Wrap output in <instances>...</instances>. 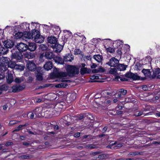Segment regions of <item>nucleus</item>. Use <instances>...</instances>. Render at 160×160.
Here are the masks:
<instances>
[{"mask_svg": "<svg viewBox=\"0 0 160 160\" xmlns=\"http://www.w3.org/2000/svg\"><path fill=\"white\" fill-rule=\"evenodd\" d=\"M31 25L32 28H34V29L32 30L31 33H30L29 32H28V31H24V35L23 36V39L27 38L32 39H33L34 35V31L36 30L35 27H37V26L38 25V24L37 23L32 22L31 23Z\"/></svg>", "mask_w": 160, "mask_h": 160, "instance_id": "obj_3", "label": "nucleus"}, {"mask_svg": "<svg viewBox=\"0 0 160 160\" xmlns=\"http://www.w3.org/2000/svg\"><path fill=\"white\" fill-rule=\"evenodd\" d=\"M13 81V77L12 74L11 73H8V76L7 77V82L8 83L10 84Z\"/></svg>", "mask_w": 160, "mask_h": 160, "instance_id": "obj_24", "label": "nucleus"}, {"mask_svg": "<svg viewBox=\"0 0 160 160\" xmlns=\"http://www.w3.org/2000/svg\"><path fill=\"white\" fill-rule=\"evenodd\" d=\"M98 72H102L105 71V69L102 67H100L98 68Z\"/></svg>", "mask_w": 160, "mask_h": 160, "instance_id": "obj_44", "label": "nucleus"}, {"mask_svg": "<svg viewBox=\"0 0 160 160\" xmlns=\"http://www.w3.org/2000/svg\"><path fill=\"white\" fill-rule=\"evenodd\" d=\"M42 108H36L34 111V113L36 117L38 118L42 116Z\"/></svg>", "mask_w": 160, "mask_h": 160, "instance_id": "obj_12", "label": "nucleus"}, {"mask_svg": "<svg viewBox=\"0 0 160 160\" xmlns=\"http://www.w3.org/2000/svg\"><path fill=\"white\" fill-rule=\"evenodd\" d=\"M42 69V68L41 67H38L37 68V70L36 72V77L38 80L41 81L43 79Z\"/></svg>", "mask_w": 160, "mask_h": 160, "instance_id": "obj_9", "label": "nucleus"}, {"mask_svg": "<svg viewBox=\"0 0 160 160\" xmlns=\"http://www.w3.org/2000/svg\"><path fill=\"white\" fill-rule=\"evenodd\" d=\"M28 115L31 118H34V115L33 113L29 112L28 113Z\"/></svg>", "mask_w": 160, "mask_h": 160, "instance_id": "obj_48", "label": "nucleus"}, {"mask_svg": "<svg viewBox=\"0 0 160 160\" xmlns=\"http://www.w3.org/2000/svg\"><path fill=\"white\" fill-rule=\"evenodd\" d=\"M53 58L55 62L58 64H63L64 63V60L59 57L57 56Z\"/></svg>", "mask_w": 160, "mask_h": 160, "instance_id": "obj_21", "label": "nucleus"}, {"mask_svg": "<svg viewBox=\"0 0 160 160\" xmlns=\"http://www.w3.org/2000/svg\"><path fill=\"white\" fill-rule=\"evenodd\" d=\"M117 53L119 55H121L122 54V52L121 50L120 49H118L117 51Z\"/></svg>", "mask_w": 160, "mask_h": 160, "instance_id": "obj_58", "label": "nucleus"}, {"mask_svg": "<svg viewBox=\"0 0 160 160\" xmlns=\"http://www.w3.org/2000/svg\"><path fill=\"white\" fill-rule=\"evenodd\" d=\"M116 143H114L113 144H112V146L110 148H113L114 149H117L118 148H120L122 146V143H120L118 144L116 146Z\"/></svg>", "mask_w": 160, "mask_h": 160, "instance_id": "obj_29", "label": "nucleus"}, {"mask_svg": "<svg viewBox=\"0 0 160 160\" xmlns=\"http://www.w3.org/2000/svg\"><path fill=\"white\" fill-rule=\"evenodd\" d=\"M119 63V61L114 57L112 58L107 64L109 66L115 67Z\"/></svg>", "mask_w": 160, "mask_h": 160, "instance_id": "obj_7", "label": "nucleus"}, {"mask_svg": "<svg viewBox=\"0 0 160 160\" xmlns=\"http://www.w3.org/2000/svg\"><path fill=\"white\" fill-rule=\"evenodd\" d=\"M24 35V32H18L16 34V37L18 38H22L23 39V36Z\"/></svg>", "mask_w": 160, "mask_h": 160, "instance_id": "obj_36", "label": "nucleus"}, {"mask_svg": "<svg viewBox=\"0 0 160 160\" xmlns=\"http://www.w3.org/2000/svg\"><path fill=\"white\" fill-rule=\"evenodd\" d=\"M22 56L17 52H12V58L16 59L17 60H19L22 58Z\"/></svg>", "mask_w": 160, "mask_h": 160, "instance_id": "obj_19", "label": "nucleus"}, {"mask_svg": "<svg viewBox=\"0 0 160 160\" xmlns=\"http://www.w3.org/2000/svg\"><path fill=\"white\" fill-rule=\"evenodd\" d=\"M143 114V112L142 111H140L138 113V115H136L137 116H140L142 115Z\"/></svg>", "mask_w": 160, "mask_h": 160, "instance_id": "obj_60", "label": "nucleus"}, {"mask_svg": "<svg viewBox=\"0 0 160 160\" xmlns=\"http://www.w3.org/2000/svg\"><path fill=\"white\" fill-rule=\"evenodd\" d=\"M85 58L89 60H91V57L90 55L86 56L85 57Z\"/></svg>", "mask_w": 160, "mask_h": 160, "instance_id": "obj_55", "label": "nucleus"}, {"mask_svg": "<svg viewBox=\"0 0 160 160\" xmlns=\"http://www.w3.org/2000/svg\"><path fill=\"white\" fill-rule=\"evenodd\" d=\"M19 121H14V120H12L9 123V124L10 125H14L16 123H18Z\"/></svg>", "mask_w": 160, "mask_h": 160, "instance_id": "obj_43", "label": "nucleus"}, {"mask_svg": "<svg viewBox=\"0 0 160 160\" xmlns=\"http://www.w3.org/2000/svg\"><path fill=\"white\" fill-rule=\"evenodd\" d=\"M44 68L48 71L51 69L52 68V62L49 61H48L44 66Z\"/></svg>", "mask_w": 160, "mask_h": 160, "instance_id": "obj_17", "label": "nucleus"}, {"mask_svg": "<svg viewBox=\"0 0 160 160\" xmlns=\"http://www.w3.org/2000/svg\"><path fill=\"white\" fill-rule=\"evenodd\" d=\"M81 52V51L79 49H75L74 51V54L75 55L79 54Z\"/></svg>", "mask_w": 160, "mask_h": 160, "instance_id": "obj_41", "label": "nucleus"}, {"mask_svg": "<svg viewBox=\"0 0 160 160\" xmlns=\"http://www.w3.org/2000/svg\"><path fill=\"white\" fill-rule=\"evenodd\" d=\"M120 92H121V93H122L123 95H125L127 93V91L123 89H121L120 90Z\"/></svg>", "mask_w": 160, "mask_h": 160, "instance_id": "obj_47", "label": "nucleus"}, {"mask_svg": "<svg viewBox=\"0 0 160 160\" xmlns=\"http://www.w3.org/2000/svg\"><path fill=\"white\" fill-rule=\"evenodd\" d=\"M97 66V65L96 64L93 63L91 65V67L92 68H95Z\"/></svg>", "mask_w": 160, "mask_h": 160, "instance_id": "obj_51", "label": "nucleus"}, {"mask_svg": "<svg viewBox=\"0 0 160 160\" xmlns=\"http://www.w3.org/2000/svg\"><path fill=\"white\" fill-rule=\"evenodd\" d=\"M117 69L115 68H111L109 71V72L110 74H115L116 73Z\"/></svg>", "mask_w": 160, "mask_h": 160, "instance_id": "obj_38", "label": "nucleus"}, {"mask_svg": "<svg viewBox=\"0 0 160 160\" xmlns=\"http://www.w3.org/2000/svg\"><path fill=\"white\" fill-rule=\"evenodd\" d=\"M126 77L131 78L133 80H138L140 79V77L136 74H134L131 72H128L125 74Z\"/></svg>", "mask_w": 160, "mask_h": 160, "instance_id": "obj_10", "label": "nucleus"}, {"mask_svg": "<svg viewBox=\"0 0 160 160\" xmlns=\"http://www.w3.org/2000/svg\"><path fill=\"white\" fill-rule=\"evenodd\" d=\"M80 135V133L79 132H77L74 135V136L76 138L79 137Z\"/></svg>", "mask_w": 160, "mask_h": 160, "instance_id": "obj_50", "label": "nucleus"}, {"mask_svg": "<svg viewBox=\"0 0 160 160\" xmlns=\"http://www.w3.org/2000/svg\"><path fill=\"white\" fill-rule=\"evenodd\" d=\"M127 66L123 64H119L117 65V69L120 71H124L126 69Z\"/></svg>", "mask_w": 160, "mask_h": 160, "instance_id": "obj_27", "label": "nucleus"}, {"mask_svg": "<svg viewBox=\"0 0 160 160\" xmlns=\"http://www.w3.org/2000/svg\"><path fill=\"white\" fill-rule=\"evenodd\" d=\"M0 71L4 72L7 70L8 67L12 68H15L16 65V62L12 61L9 62L8 59L6 57L1 58L0 60Z\"/></svg>", "mask_w": 160, "mask_h": 160, "instance_id": "obj_2", "label": "nucleus"}, {"mask_svg": "<svg viewBox=\"0 0 160 160\" xmlns=\"http://www.w3.org/2000/svg\"><path fill=\"white\" fill-rule=\"evenodd\" d=\"M8 108V106L7 105H5L3 106V109L4 110H6Z\"/></svg>", "mask_w": 160, "mask_h": 160, "instance_id": "obj_64", "label": "nucleus"}, {"mask_svg": "<svg viewBox=\"0 0 160 160\" xmlns=\"http://www.w3.org/2000/svg\"><path fill=\"white\" fill-rule=\"evenodd\" d=\"M93 58L97 62H101L102 60L103 57L102 56L99 55H95L93 56Z\"/></svg>", "mask_w": 160, "mask_h": 160, "instance_id": "obj_26", "label": "nucleus"}, {"mask_svg": "<svg viewBox=\"0 0 160 160\" xmlns=\"http://www.w3.org/2000/svg\"><path fill=\"white\" fill-rule=\"evenodd\" d=\"M101 77L98 74H95L90 77V78L91 79H98L100 78V77Z\"/></svg>", "mask_w": 160, "mask_h": 160, "instance_id": "obj_35", "label": "nucleus"}, {"mask_svg": "<svg viewBox=\"0 0 160 160\" xmlns=\"http://www.w3.org/2000/svg\"><path fill=\"white\" fill-rule=\"evenodd\" d=\"M53 28H54L53 29V30H54V29H56L57 31H59L60 30V28L58 26H57L55 25H53Z\"/></svg>", "mask_w": 160, "mask_h": 160, "instance_id": "obj_45", "label": "nucleus"}, {"mask_svg": "<svg viewBox=\"0 0 160 160\" xmlns=\"http://www.w3.org/2000/svg\"><path fill=\"white\" fill-rule=\"evenodd\" d=\"M23 88L19 85H16L12 87V91L14 92H19L22 90Z\"/></svg>", "mask_w": 160, "mask_h": 160, "instance_id": "obj_16", "label": "nucleus"}, {"mask_svg": "<svg viewBox=\"0 0 160 160\" xmlns=\"http://www.w3.org/2000/svg\"><path fill=\"white\" fill-rule=\"evenodd\" d=\"M23 81V77L16 78L15 80V82L17 83H20Z\"/></svg>", "mask_w": 160, "mask_h": 160, "instance_id": "obj_37", "label": "nucleus"}, {"mask_svg": "<svg viewBox=\"0 0 160 160\" xmlns=\"http://www.w3.org/2000/svg\"><path fill=\"white\" fill-rule=\"evenodd\" d=\"M142 72L145 76L152 78L151 72L149 69H144L142 70Z\"/></svg>", "mask_w": 160, "mask_h": 160, "instance_id": "obj_23", "label": "nucleus"}, {"mask_svg": "<svg viewBox=\"0 0 160 160\" xmlns=\"http://www.w3.org/2000/svg\"><path fill=\"white\" fill-rule=\"evenodd\" d=\"M42 100L40 98H37L36 99V102H42Z\"/></svg>", "mask_w": 160, "mask_h": 160, "instance_id": "obj_62", "label": "nucleus"}, {"mask_svg": "<svg viewBox=\"0 0 160 160\" xmlns=\"http://www.w3.org/2000/svg\"><path fill=\"white\" fill-rule=\"evenodd\" d=\"M85 148H87L92 149L94 148V147L92 144H88L85 146Z\"/></svg>", "mask_w": 160, "mask_h": 160, "instance_id": "obj_42", "label": "nucleus"}, {"mask_svg": "<svg viewBox=\"0 0 160 160\" xmlns=\"http://www.w3.org/2000/svg\"><path fill=\"white\" fill-rule=\"evenodd\" d=\"M40 48L43 51L47 50L48 48L47 46L43 44H41Z\"/></svg>", "mask_w": 160, "mask_h": 160, "instance_id": "obj_40", "label": "nucleus"}, {"mask_svg": "<svg viewBox=\"0 0 160 160\" xmlns=\"http://www.w3.org/2000/svg\"><path fill=\"white\" fill-rule=\"evenodd\" d=\"M81 38L82 39V42H84L86 39V38L85 36L83 35H81Z\"/></svg>", "mask_w": 160, "mask_h": 160, "instance_id": "obj_57", "label": "nucleus"}, {"mask_svg": "<svg viewBox=\"0 0 160 160\" xmlns=\"http://www.w3.org/2000/svg\"><path fill=\"white\" fill-rule=\"evenodd\" d=\"M34 32V35L32 40L37 43H41L43 42L44 38L40 35L39 31L36 29Z\"/></svg>", "mask_w": 160, "mask_h": 160, "instance_id": "obj_4", "label": "nucleus"}, {"mask_svg": "<svg viewBox=\"0 0 160 160\" xmlns=\"http://www.w3.org/2000/svg\"><path fill=\"white\" fill-rule=\"evenodd\" d=\"M29 157L28 155H22L19 158L22 159H27Z\"/></svg>", "mask_w": 160, "mask_h": 160, "instance_id": "obj_46", "label": "nucleus"}, {"mask_svg": "<svg viewBox=\"0 0 160 160\" xmlns=\"http://www.w3.org/2000/svg\"><path fill=\"white\" fill-rule=\"evenodd\" d=\"M43 56L47 59H51L54 58V55L52 52L47 51L44 54H43L41 55L40 58L41 59Z\"/></svg>", "mask_w": 160, "mask_h": 160, "instance_id": "obj_6", "label": "nucleus"}, {"mask_svg": "<svg viewBox=\"0 0 160 160\" xmlns=\"http://www.w3.org/2000/svg\"><path fill=\"white\" fill-rule=\"evenodd\" d=\"M68 86L67 84L64 82H62L61 83L57 84L56 85V88H65Z\"/></svg>", "mask_w": 160, "mask_h": 160, "instance_id": "obj_32", "label": "nucleus"}, {"mask_svg": "<svg viewBox=\"0 0 160 160\" xmlns=\"http://www.w3.org/2000/svg\"><path fill=\"white\" fill-rule=\"evenodd\" d=\"M5 76L4 74H0V80L4 78Z\"/></svg>", "mask_w": 160, "mask_h": 160, "instance_id": "obj_52", "label": "nucleus"}, {"mask_svg": "<svg viewBox=\"0 0 160 160\" xmlns=\"http://www.w3.org/2000/svg\"><path fill=\"white\" fill-rule=\"evenodd\" d=\"M117 43H119V44H118L119 45H120L121 44H122L123 42L120 40L117 41Z\"/></svg>", "mask_w": 160, "mask_h": 160, "instance_id": "obj_63", "label": "nucleus"}, {"mask_svg": "<svg viewBox=\"0 0 160 160\" xmlns=\"http://www.w3.org/2000/svg\"><path fill=\"white\" fill-rule=\"evenodd\" d=\"M17 47L18 50L21 52L25 51L28 49L27 45L22 42L18 44Z\"/></svg>", "mask_w": 160, "mask_h": 160, "instance_id": "obj_8", "label": "nucleus"}, {"mask_svg": "<svg viewBox=\"0 0 160 160\" xmlns=\"http://www.w3.org/2000/svg\"><path fill=\"white\" fill-rule=\"evenodd\" d=\"M92 72L94 73H96L98 72V69H94L92 70Z\"/></svg>", "mask_w": 160, "mask_h": 160, "instance_id": "obj_56", "label": "nucleus"}, {"mask_svg": "<svg viewBox=\"0 0 160 160\" xmlns=\"http://www.w3.org/2000/svg\"><path fill=\"white\" fill-rule=\"evenodd\" d=\"M123 112L122 111H117L116 112V113L118 115H120L122 114Z\"/></svg>", "mask_w": 160, "mask_h": 160, "instance_id": "obj_61", "label": "nucleus"}, {"mask_svg": "<svg viewBox=\"0 0 160 160\" xmlns=\"http://www.w3.org/2000/svg\"><path fill=\"white\" fill-rule=\"evenodd\" d=\"M106 50L107 52L113 53H114L115 50V48H112L111 47H109L107 48Z\"/></svg>", "mask_w": 160, "mask_h": 160, "instance_id": "obj_34", "label": "nucleus"}, {"mask_svg": "<svg viewBox=\"0 0 160 160\" xmlns=\"http://www.w3.org/2000/svg\"><path fill=\"white\" fill-rule=\"evenodd\" d=\"M142 89L144 91L146 90L148 88L147 86L146 85H144L142 86Z\"/></svg>", "mask_w": 160, "mask_h": 160, "instance_id": "obj_54", "label": "nucleus"}, {"mask_svg": "<svg viewBox=\"0 0 160 160\" xmlns=\"http://www.w3.org/2000/svg\"><path fill=\"white\" fill-rule=\"evenodd\" d=\"M102 96L100 97V100L102 103L104 104V102H103L102 101H103L104 100H106V98H108V95L110 94L111 93L107 91H103L102 92Z\"/></svg>", "mask_w": 160, "mask_h": 160, "instance_id": "obj_18", "label": "nucleus"}, {"mask_svg": "<svg viewBox=\"0 0 160 160\" xmlns=\"http://www.w3.org/2000/svg\"><path fill=\"white\" fill-rule=\"evenodd\" d=\"M36 46L35 43H30L28 47V49L31 51H33L36 49Z\"/></svg>", "mask_w": 160, "mask_h": 160, "instance_id": "obj_25", "label": "nucleus"}, {"mask_svg": "<svg viewBox=\"0 0 160 160\" xmlns=\"http://www.w3.org/2000/svg\"><path fill=\"white\" fill-rule=\"evenodd\" d=\"M74 59V57L72 55L68 54L65 55L64 58V61L71 62Z\"/></svg>", "mask_w": 160, "mask_h": 160, "instance_id": "obj_20", "label": "nucleus"}, {"mask_svg": "<svg viewBox=\"0 0 160 160\" xmlns=\"http://www.w3.org/2000/svg\"><path fill=\"white\" fill-rule=\"evenodd\" d=\"M63 119L67 122L66 124L68 125L69 121L71 120V117L70 115H69V116L68 115L65 116L63 118Z\"/></svg>", "mask_w": 160, "mask_h": 160, "instance_id": "obj_31", "label": "nucleus"}, {"mask_svg": "<svg viewBox=\"0 0 160 160\" xmlns=\"http://www.w3.org/2000/svg\"><path fill=\"white\" fill-rule=\"evenodd\" d=\"M52 47L54 48L55 52H60L63 48V46L58 43H55Z\"/></svg>", "mask_w": 160, "mask_h": 160, "instance_id": "obj_11", "label": "nucleus"}, {"mask_svg": "<svg viewBox=\"0 0 160 160\" xmlns=\"http://www.w3.org/2000/svg\"><path fill=\"white\" fill-rule=\"evenodd\" d=\"M103 40H104L105 42H108L110 43L111 42V40L110 39H104Z\"/></svg>", "mask_w": 160, "mask_h": 160, "instance_id": "obj_53", "label": "nucleus"}, {"mask_svg": "<svg viewBox=\"0 0 160 160\" xmlns=\"http://www.w3.org/2000/svg\"><path fill=\"white\" fill-rule=\"evenodd\" d=\"M105 157L104 154H100L98 156V158L100 159H103Z\"/></svg>", "mask_w": 160, "mask_h": 160, "instance_id": "obj_49", "label": "nucleus"}, {"mask_svg": "<svg viewBox=\"0 0 160 160\" xmlns=\"http://www.w3.org/2000/svg\"><path fill=\"white\" fill-rule=\"evenodd\" d=\"M129 155L132 156H134L137 155V154L135 152H132L129 154Z\"/></svg>", "mask_w": 160, "mask_h": 160, "instance_id": "obj_59", "label": "nucleus"}, {"mask_svg": "<svg viewBox=\"0 0 160 160\" xmlns=\"http://www.w3.org/2000/svg\"><path fill=\"white\" fill-rule=\"evenodd\" d=\"M28 125V124H24L23 125H19L17 128L15 130V131H18L19 130L22 129V128L23 127H25V126H27V125Z\"/></svg>", "mask_w": 160, "mask_h": 160, "instance_id": "obj_39", "label": "nucleus"}, {"mask_svg": "<svg viewBox=\"0 0 160 160\" xmlns=\"http://www.w3.org/2000/svg\"><path fill=\"white\" fill-rule=\"evenodd\" d=\"M3 45L7 48H11L13 46V42L10 40L5 41L3 42Z\"/></svg>", "mask_w": 160, "mask_h": 160, "instance_id": "obj_15", "label": "nucleus"}, {"mask_svg": "<svg viewBox=\"0 0 160 160\" xmlns=\"http://www.w3.org/2000/svg\"><path fill=\"white\" fill-rule=\"evenodd\" d=\"M29 24L26 22H24L21 24L20 25V28L21 29L23 30V31H28L30 30Z\"/></svg>", "mask_w": 160, "mask_h": 160, "instance_id": "obj_13", "label": "nucleus"}, {"mask_svg": "<svg viewBox=\"0 0 160 160\" xmlns=\"http://www.w3.org/2000/svg\"><path fill=\"white\" fill-rule=\"evenodd\" d=\"M8 87L6 85L4 84L0 86V94H1L3 91H6Z\"/></svg>", "mask_w": 160, "mask_h": 160, "instance_id": "obj_30", "label": "nucleus"}, {"mask_svg": "<svg viewBox=\"0 0 160 160\" xmlns=\"http://www.w3.org/2000/svg\"><path fill=\"white\" fill-rule=\"evenodd\" d=\"M24 66L23 65H21L18 64H16L15 69L20 71L23 70L24 69Z\"/></svg>", "mask_w": 160, "mask_h": 160, "instance_id": "obj_28", "label": "nucleus"}, {"mask_svg": "<svg viewBox=\"0 0 160 160\" xmlns=\"http://www.w3.org/2000/svg\"><path fill=\"white\" fill-rule=\"evenodd\" d=\"M86 65L84 63H80L78 66H75L72 65H68L66 68L67 72H54L55 75L58 78H65L68 76L72 77L74 74H78L79 72V69L80 68V72L82 75H84L87 73H89L90 70L89 69L85 67Z\"/></svg>", "mask_w": 160, "mask_h": 160, "instance_id": "obj_1", "label": "nucleus"}, {"mask_svg": "<svg viewBox=\"0 0 160 160\" xmlns=\"http://www.w3.org/2000/svg\"><path fill=\"white\" fill-rule=\"evenodd\" d=\"M151 77L152 78L157 77V78H160V69L156 68L153 72V74Z\"/></svg>", "mask_w": 160, "mask_h": 160, "instance_id": "obj_14", "label": "nucleus"}, {"mask_svg": "<svg viewBox=\"0 0 160 160\" xmlns=\"http://www.w3.org/2000/svg\"><path fill=\"white\" fill-rule=\"evenodd\" d=\"M48 42L50 43L55 44L57 42V38L54 37H49L48 38Z\"/></svg>", "mask_w": 160, "mask_h": 160, "instance_id": "obj_22", "label": "nucleus"}, {"mask_svg": "<svg viewBox=\"0 0 160 160\" xmlns=\"http://www.w3.org/2000/svg\"><path fill=\"white\" fill-rule=\"evenodd\" d=\"M26 66L29 70L33 71L36 69V64L32 61H29L27 62Z\"/></svg>", "mask_w": 160, "mask_h": 160, "instance_id": "obj_5", "label": "nucleus"}, {"mask_svg": "<svg viewBox=\"0 0 160 160\" xmlns=\"http://www.w3.org/2000/svg\"><path fill=\"white\" fill-rule=\"evenodd\" d=\"M103 102H104V105L106 106L109 105L111 102L112 101L110 100H108V99H106V100H104L103 101H102Z\"/></svg>", "mask_w": 160, "mask_h": 160, "instance_id": "obj_33", "label": "nucleus"}]
</instances>
